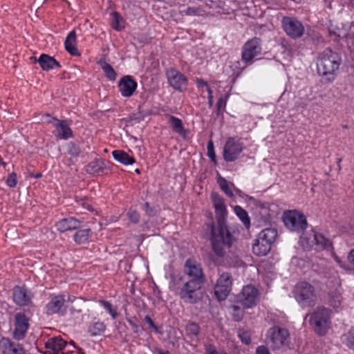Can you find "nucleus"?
Here are the masks:
<instances>
[{
  "instance_id": "nucleus-1",
  "label": "nucleus",
  "mask_w": 354,
  "mask_h": 354,
  "mask_svg": "<svg viewBox=\"0 0 354 354\" xmlns=\"http://www.w3.org/2000/svg\"><path fill=\"white\" fill-rule=\"evenodd\" d=\"M211 199L215 209L218 226L209 224L207 225V229L210 232L212 250L218 257H223L226 250L232 246L234 239L225 223L227 210L223 199L216 193L211 194Z\"/></svg>"
},
{
  "instance_id": "nucleus-2",
  "label": "nucleus",
  "mask_w": 354,
  "mask_h": 354,
  "mask_svg": "<svg viewBox=\"0 0 354 354\" xmlns=\"http://www.w3.org/2000/svg\"><path fill=\"white\" fill-rule=\"evenodd\" d=\"M340 63L341 58L337 53L330 50H325L319 55L317 62L318 73L320 75L328 76L329 80H333Z\"/></svg>"
},
{
  "instance_id": "nucleus-3",
  "label": "nucleus",
  "mask_w": 354,
  "mask_h": 354,
  "mask_svg": "<svg viewBox=\"0 0 354 354\" xmlns=\"http://www.w3.org/2000/svg\"><path fill=\"white\" fill-rule=\"evenodd\" d=\"M315 331L319 335H324L330 327V310L323 306L317 307L313 313L306 315Z\"/></svg>"
},
{
  "instance_id": "nucleus-4",
  "label": "nucleus",
  "mask_w": 354,
  "mask_h": 354,
  "mask_svg": "<svg viewBox=\"0 0 354 354\" xmlns=\"http://www.w3.org/2000/svg\"><path fill=\"white\" fill-rule=\"evenodd\" d=\"M277 236V231L274 228H266L263 230L255 239L252 246L253 252L258 256L266 255L271 249L272 244Z\"/></svg>"
},
{
  "instance_id": "nucleus-5",
  "label": "nucleus",
  "mask_w": 354,
  "mask_h": 354,
  "mask_svg": "<svg viewBox=\"0 0 354 354\" xmlns=\"http://www.w3.org/2000/svg\"><path fill=\"white\" fill-rule=\"evenodd\" d=\"M294 296L302 308L313 306L317 301V295L314 287L304 281L298 283L295 286Z\"/></svg>"
},
{
  "instance_id": "nucleus-6",
  "label": "nucleus",
  "mask_w": 354,
  "mask_h": 354,
  "mask_svg": "<svg viewBox=\"0 0 354 354\" xmlns=\"http://www.w3.org/2000/svg\"><path fill=\"white\" fill-rule=\"evenodd\" d=\"M267 339L272 350H279L288 346L290 334L286 328L274 326L268 330Z\"/></svg>"
},
{
  "instance_id": "nucleus-7",
  "label": "nucleus",
  "mask_w": 354,
  "mask_h": 354,
  "mask_svg": "<svg viewBox=\"0 0 354 354\" xmlns=\"http://www.w3.org/2000/svg\"><path fill=\"white\" fill-rule=\"evenodd\" d=\"M283 220L285 225L292 231H303L308 225L305 216L297 210L285 212Z\"/></svg>"
},
{
  "instance_id": "nucleus-8",
  "label": "nucleus",
  "mask_w": 354,
  "mask_h": 354,
  "mask_svg": "<svg viewBox=\"0 0 354 354\" xmlns=\"http://www.w3.org/2000/svg\"><path fill=\"white\" fill-rule=\"evenodd\" d=\"M300 243L305 250H310L314 246H316L317 249H323L330 245L328 239L313 230L303 234L300 237Z\"/></svg>"
},
{
  "instance_id": "nucleus-9",
  "label": "nucleus",
  "mask_w": 354,
  "mask_h": 354,
  "mask_svg": "<svg viewBox=\"0 0 354 354\" xmlns=\"http://www.w3.org/2000/svg\"><path fill=\"white\" fill-rule=\"evenodd\" d=\"M203 281L189 280L185 283L180 289V297L188 304H195L200 299L199 290L203 284Z\"/></svg>"
},
{
  "instance_id": "nucleus-10",
  "label": "nucleus",
  "mask_w": 354,
  "mask_h": 354,
  "mask_svg": "<svg viewBox=\"0 0 354 354\" xmlns=\"http://www.w3.org/2000/svg\"><path fill=\"white\" fill-rule=\"evenodd\" d=\"M261 41L254 37L248 40L242 47L241 59L246 64H250L253 59L261 54Z\"/></svg>"
},
{
  "instance_id": "nucleus-11",
  "label": "nucleus",
  "mask_w": 354,
  "mask_h": 354,
  "mask_svg": "<svg viewBox=\"0 0 354 354\" xmlns=\"http://www.w3.org/2000/svg\"><path fill=\"white\" fill-rule=\"evenodd\" d=\"M243 150V143L239 139L229 138L224 146L223 156L225 161L236 160Z\"/></svg>"
},
{
  "instance_id": "nucleus-12",
  "label": "nucleus",
  "mask_w": 354,
  "mask_h": 354,
  "mask_svg": "<svg viewBox=\"0 0 354 354\" xmlns=\"http://www.w3.org/2000/svg\"><path fill=\"white\" fill-rule=\"evenodd\" d=\"M281 24L286 33L292 39L300 38L304 34V26L295 18L284 17L281 20Z\"/></svg>"
},
{
  "instance_id": "nucleus-13",
  "label": "nucleus",
  "mask_w": 354,
  "mask_h": 354,
  "mask_svg": "<svg viewBox=\"0 0 354 354\" xmlns=\"http://www.w3.org/2000/svg\"><path fill=\"white\" fill-rule=\"evenodd\" d=\"M232 283L231 275L226 272L220 275L214 287V293L219 300H224L231 290Z\"/></svg>"
},
{
  "instance_id": "nucleus-14",
  "label": "nucleus",
  "mask_w": 354,
  "mask_h": 354,
  "mask_svg": "<svg viewBox=\"0 0 354 354\" xmlns=\"http://www.w3.org/2000/svg\"><path fill=\"white\" fill-rule=\"evenodd\" d=\"M166 75L169 84L175 90L183 91L187 84V77L178 71L170 68L167 70Z\"/></svg>"
},
{
  "instance_id": "nucleus-15",
  "label": "nucleus",
  "mask_w": 354,
  "mask_h": 354,
  "mask_svg": "<svg viewBox=\"0 0 354 354\" xmlns=\"http://www.w3.org/2000/svg\"><path fill=\"white\" fill-rule=\"evenodd\" d=\"M259 292L252 286L243 287L241 292L238 295V301L245 308H252L257 303Z\"/></svg>"
},
{
  "instance_id": "nucleus-16",
  "label": "nucleus",
  "mask_w": 354,
  "mask_h": 354,
  "mask_svg": "<svg viewBox=\"0 0 354 354\" xmlns=\"http://www.w3.org/2000/svg\"><path fill=\"white\" fill-rule=\"evenodd\" d=\"M185 272L191 278V280L204 281V274L201 264L193 259L185 261Z\"/></svg>"
},
{
  "instance_id": "nucleus-17",
  "label": "nucleus",
  "mask_w": 354,
  "mask_h": 354,
  "mask_svg": "<svg viewBox=\"0 0 354 354\" xmlns=\"http://www.w3.org/2000/svg\"><path fill=\"white\" fill-rule=\"evenodd\" d=\"M29 327V319L22 313H17L15 315L14 337L20 340L23 339Z\"/></svg>"
},
{
  "instance_id": "nucleus-18",
  "label": "nucleus",
  "mask_w": 354,
  "mask_h": 354,
  "mask_svg": "<svg viewBox=\"0 0 354 354\" xmlns=\"http://www.w3.org/2000/svg\"><path fill=\"white\" fill-rule=\"evenodd\" d=\"M55 130L54 135L59 139L66 140L73 137V131L66 120H59L52 118Z\"/></svg>"
},
{
  "instance_id": "nucleus-19",
  "label": "nucleus",
  "mask_w": 354,
  "mask_h": 354,
  "mask_svg": "<svg viewBox=\"0 0 354 354\" xmlns=\"http://www.w3.org/2000/svg\"><path fill=\"white\" fill-rule=\"evenodd\" d=\"M44 344L46 348L51 351L53 354H57L59 351H62V354H68V353L72 352L71 349H68L67 352H64L65 348L69 347V345L60 337L49 338Z\"/></svg>"
},
{
  "instance_id": "nucleus-20",
  "label": "nucleus",
  "mask_w": 354,
  "mask_h": 354,
  "mask_svg": "<svg viewBox=\"0 0 354 354\" xmlns=\"http://www.w3.org/2000/svg\"><path fill=\"white\" fill-rule=\"evenodd\" d=\"M0 351L3 354H25V351L19 344H14L7 338L0 339Z\"/></svg>"
},
{
  "instance_id": "nucleus-21",
  "label": "nucleus",
  "mask_w": 354,
  "mask_h": 354,
  "mask_svg": "<svg viewBox=\"0 0 354 354\" xmlns=\"http://www.w3.org/2000/svg\"><path fill=\"white\" fill-rule=\"evenodd\" d=\"M119 90L124 97H130L137 87V83L129 76L122 77L118 84Z\"/></svg>"
},
{
  "instance_id": "nucleus-22",
  "label": "nucleus",
  "mask_w": 354,
  "mask_h": 354,
  "mask_svg": "<svg viewBox=\"0 0 354 354\" xmlns=\"http://www.w3.org/2000/svg\"><path fill=\"white\" fill-rule=\"evenodd\" d=\"M30 292L23 287L16 286L13 290V299L19 306L28 305L31 301Z\"/></svg>"
},
{
  "instance_id": "nucleus-23",
  "label": "nucleus",
  "mask_w": 354,
  "mask_h": 354,
  "mask_svg": "<svg viewBox=\"0 0 354 354\" xmlns=\"http://www.w3.org/2000/svg\"><path fill=\"white\" fill-rule=\"evenodd\" d=\"M65 302V299L63 295L53 296L50 301L46 305V313L48 315H53L55 313H64L62 309Z\"/></svg>"
},
{
  "instance_id": "nucleus-24",
  "label": "nucleus",
  "mask_w": 354,
  "mask_h": 354,
  "mask_svg": "<svg viewBox=\"0 0 354 354\" xmlns=\"http://www.w3.org/2000/svg\"><path fill=\"white\" fill-rule=\"evenodd\" d=\"M56 227L59 231L64 232L68 230H73L80 228L81 227V222L73 217H69L58 221L56 223Z\"/></svg>"
},
{
  "instance_id": "nucleus-25",
  "label": "nucleus",
  "mask_w": 354,
  "mask_h": 354,
  "mask_svg": "<svg viewBox=\"0 0 354 354\" xmlns=\"http://www.w3.org/2000/svg\"><path fill=\"white\" fill-rule=\"evenodd\" d=\"M37 62L41 68L44 71H49L55 68V67H60V64L56 61V59L46 54L41 55Z\"/></svg>"
},
{
  "instance_id": "nucleus-26",
  "label": "nucleus",
  "mask_w": 354,
  "mask_h": 354,
  "mask_svg": "<svg viewBox=\"0 0 354 354\" xmlns=\"http://www.w3.org/2000/svg\"><path fill=\"white\" fill-rule=\"evenodd\" d=\"M66 50L72 55H79L78 50L76 46V33L75 30L69 32L65 40Z\"/></svg>"
},
{
  "instance_id": "nucleus-27",
  "label": "nucleus",
  "mask_w": 354,
  "mask_h": 354,
  "mask_svg": "<svg viewBox=\"0 0 354 354\" xmlns=\"http://www.w3.org/2000/svg\"><path fill=\"white\" fill-rule=\"evenodd\" d=\"M169 124L174 132L179 134L180 136L185 138L187 136V130L184 128L183 124L181 120L174 116L170 115L169 117Z\"/></svg>"
},
{
  "instance_id": "nucleus-28",
  "label": "nucleus",
  "mask_w": 354,
  "mask_h": 354,
  "mask_svg": "<svg viewBox=\"0 0 354 354\" xmlns=\"http://www.w3.org/2000/svg\"><path fill=\"white\" fill-rule=\"evenodd\" d=\"M112 154L115 160L124 165H131L135 162L134 158L123 151L115 150Z\"/></svg>"
},
{
  "instance_id": "nucleus-29",
  "label": "nucleus",
  "mask_w": 354,
  "mask_h": 354,
  "mask_svg": "<svg viewBox=\"0 0 354 354\" xmlns=\"http://www.w3.org/2000/svg\"><path fill=\"white\" fill-rule=\"evenodd\" d=\"M111 25L115 30L120 31L124 28V20L118 12H113L111 15Z\"/></svg>"
},
{
  "instance_id": "nucleus-30",
  "label": "nucleus",
  "mask_w": 354,
  "mask_h": 354,
  "mask_svg": "<svg viewBox=\"0 0 354 354\" xmlns=\"http://www.w3.org/2000/svg\"><path fill=\"white\" fill-rule=\"evenodd\" d=\"M90 236V230H81L74 234V241L78 244L85 243L88 241Z\"/></svg>"
},
{
  "instance_id": "nucleus-31",
  "label": "nucleus",
  "mask_w": 354,
  "mask_h": 354,
  "mask_svg": "<svg viewBox=\"0 0 354 354\" xmlns=\"http://www.w3.org/2000/svg\"><path fill=\"white\" fill-rule=\"evenodd\" d=\"M234 212L240 220L243 222L244 225L248 228L250 225V220L248 215V213L240 206H235Z\"/></svg>"
},
{
  "instance_id": "nucleus-32",
  "label": "nucleus",
  "mask_w": 354,
  "mask_h": 354,
  "mask_svg": "<svg viewBox=\"0 0 354 354\" xmlns=\"http://www.w3.org/2000/svg\"><path fill=\"white\" fill-rule=\"evenodd\" d=\"M99 65L104 72L106 76L110 80H115L116 77V73L115 71L113 70V67L108 64L107 62L104 61H100L98 62Z\"/></svg>"
},
{
  "instance_id": "nucleus-33",
  "label": "nucleus",
  "mask_w": 354,
  "mask_h": 354,
  "mask_svg": "<svg viewBox=\"0 0 354 354\" xmlns=\"http://www.w3.org/2000/svg\"><path fill=\"white\" fill-rule=\"evenodd\" d=\"M102 163L103 162L102 160H95L91 161L86 166V171L92 174L98 173L102 169Z\"/></svg>"
},
{
  "instance_id": "nucleus-34",
  "label": "nucleus",
  "mask_w": 354,
  "mask_h": 354,
  "mask_svg": "<svg viewBox=\"0 0 354 354\" xmlns=\"http://www.w3.org/2000/svg\"><path fill=\"white\" fill-rule=\"evenodd\" d=\"M329 297L330 305L336 310L339 309L342 303L341 294L339 292H332Z\"/></svg>"
},
{
  "instance_id": "nucleus-35",
  "label": "nucleus",
  "mask_w": 354,
  "mask_h": 354,
  "mask_svg": "<svg viewBox=\"0 0 354 354\" xmlns=\"http://www.w3.org/2000/svg\"><path fill=\"white\" fill-rule=\"evenodd\" d=\"M99 303L110 314L113 319L118 317V314L115 308L113 307V305L110 302L105 300H100Z\"/></svg>"
},
{
  "instance_id": "nucleus-36",
  "label": "nucleus",
  "mask_w": 354,
  "mask_h": 354,
  "mask_svg": "<svg viewBox=\"0 0 354 354\" xmlns=\"http://www.w3.org/2000/svg\"><path fill=\"white\" fill-rule=\"evenodd\" d=\"M105 330V325L103 322H97L93 324L90 328L92 335L96 336L100 335Z\"/></svg>"
},
{
  "instance_id": "nucleus-37",
  "label": "nucleus",
  "mask_w": 354,
  "mask_h": 354,
  "mask_svg": "<svg viewBox=\"0 0 354 354\" xmlns=\"http://www.w3.org/2000/svg\"><path fill=\"white\" fill-rule=\"evenodd\" d=\"M186 332L190 337H196L199 332V327L195 323H189L186 326Z\"/></svg>"
},
{
  "instance_id": "nucleus-38",
  "label": "nucleus",
  "mask_w": 354,
  "mask_h": 354,
  "mask_svg": "<svg viewBox=\"0 0 354 354\" xmlns=\"http://www.w3.org/2000/svg\"><path fill=\"white\" fill-rule=\"evenodd\" d=\"M218 183L220 185L221 189L230 197L233 196V192L227 185V182L225 178H219Z\"/></svg>"
},
{
  "instance_id": "nucleus-39",
  "label": "nucleus",
  "mask_w": 354,
  "mask_h": 354,
  "mask_svg": "<svg viewBox=\"0 0 354 354\" xmlns=\"http://www.w3.org/2000/svg\"><path fill=\"white\" fill-rule=\"evenodd\" d=\"M342 339L343 342H344L348 347L354 349V330H351L345 334Z\"/></svg>"
},
{
  "instance_id": "nucleus-40",
  "label": "nucleus",
  "mask_w": 354,
  "mask_h": 354,
  "mask_svg": "<svg viewBox=\"0 0 354 354\" xmlns=\"http://www.w3.org/2000/svg\"><path fill=\"white\" fill-rule=\"evenodd\" d=\"M238 336L243 344L246 345L250 344L251 339L250 333L249 331L240 329L238 333Z\"/></svg>"
},
{
  "instance_id": "nucleus-41",
  "label": "nucleus",
  "mask_w": 354,
  "mask_h": 354,
  "mask_svg": "<svg viewBox=\"0 0 354 354\" xmlns=\"http://www.w3.org/2000/svg\"><path fill=\"white\" fill-rule=\"evenodd\" d=\"M185 15L192 16V15H203L204 11L201 10L199 7H188L185 10L183 11Z\"/></svg>"
},
{
  "instance_id": "nucleus-42",
  "label": "nucleus",
  "mask_w": 354,
  "mask_h": 354,
  "mask_svg": "<svg viewBox=\"0 0 354 354\" xmlns=\"http://www.w3.org/2000/svg\"><path fill=\"white\" fill-rule=\"evenodd\" d=\"M231 309L233 310L232 315L235 321L239 322L242 319L243 316V312L237 306H232Z\"/></svg>"
},
{
  "instance_id": "nucleus-43",
  "label": "nucleus",
  "mask_w": 354,
  "mask_h": 354,
  "mask_svg": "<svg viewBox=\"0 0 354 354\" xmlns=\"http://www.w3.org/2000/svg\"><path fill=\"white\" fill-rule=\"evenodd\" d=\"M67 151L73 156H77L80 153V147L74 143H69L67 146Z\"/></svg>"
},
{
  "instance_id": "nucleus-44",
  "label": "nucleus",
  "mask_w": 354,
  "mask_h": 354,
  "mask_svg": "<svg viewBox=\"0 0 354 354\" xmlns=\"http://www.w3.org/2000/svg\"><path fill=\"white\" fill-rule=\"evenodd\" d=\"M128 218L133 223H138L140 221L139 214L133 209H130L127 213Z\"/></svg>"
},
{
  "instance_id": "nucleus-45",
  "label": "nucleus",
  "mask_w": 354,
  "mask_h": 354,
  "mask_svg": "<svg viewBox=\"0 0 354 354\" xmlns=\"http://www.w3.org/2000/svg\"><path fill=\"white\" fill-rule=\"evenodd\" d=\"M207 153H208V156L209 157V158L212 161L215 162L216 155H215L214 150V145L212 141H209L207 143Z\"/></svg>"
},
{
  "instance_id": "nucleus-46",
  "label": "nucleus",
  "mask_w": 354,
  "mask_h": 354,
  "mask_svg": "<svg viewBox=\"0 0 354 354\" xmlns=\"http://www.w3.org/2000/svg\"><path fill=\"white\" fill-rule=\"evenodd\" d=\"M346 41L348 48L354 53V34H349L346 37Z\"/></svg>"
},
{
  "instance_id": "nucleus-47",
  "label": "nucleus",
  "mask_w": 354,
  "mask_h": 354,
  "mask_svg": "<svg viewBox=\"0 0 354 354\" xmlns=\"http://www.w3.org/2000/svg\"><path fill=\"white\" fill-rule=\"evenodd\" d=\"M6 183L10 187H14L16 186L17 178L16 174L15 173H12L9 175V176L7 178Z\"/></svg>"
},
{
  "instance_id": "nucleus-48",
  "label": "nucleus",
  "mask_w": 354,
  "mask_h": 354,
  "mask_svg": "<svg viewBox=\"0 0 354 354\" xmlns=\"http://www.w3.org/2000/svg\"><path fill=\"white\" fill-rule=\"evenodd\" d=\"M145 321L149 325V328L154 330L156 332H158V328L154 324L153 320L149 316H145Z\"/></svg>"
},
{
  "instance_id": "nucleus-49",
  "label": "nucleus",
  "mask_w": 354,
  "mask_h": 354,
  "mask_svg": "<svg viewBox=\"0 0 354 354\" xmlns=\"http://www.w3.org/2000/svg\"><path fill=\"white\" fill-rule=\"evenodd\" d=\"M257 354H270L268 348L265 346H259L257 347L256 351Z\"/></svg>"
},
{
  "instance_id": "nucleus-50",
  "label": "nucleus",
  "mask_w": 354,
  "mask_h": 354,
  "mask_svg": "<svg viewBox=\"0 0 354 354\" xmlns=\"http://www.w3.org/2000/svg\"><path fill=\"white\" fill-rule=\"evenodd\" d=\"M144 210L150 216L154 214L153 209L149 207V204L148 203H145L143 207Z\"/></svg>"
},
{
  "instance_id": "nucleus-51",
  "label": "nucleus",
  "mask_w": 354,
  "mask_h": 354,
  "mask_svg": "<svg viewBox=\"0 0 354 354\" xmlns=\"http://www.w3.org/2000/svg\"><path fill=\"white\" fill-rule=\"evenodd\" d=\"M206 354H226L224 352H218L212 346H209L207 349V353Z\"/></svg>"
},
{
  "instance_id": "nucleus-52",
  "label": "nucleus",
  "mask_w": 354,
  "mask_h": 354,
  "mask_svg": "<svg viewBox=\"0 0 354 354\" xmlns=\"http://www.w3.org/2000/svg\"><path fill=\"white\" fill-rule=\"evenodd\" d=\"M196 83H197V85L198 87L205 86L207 89V87H209L207 84L201 79H197Z\"/></svg>"
},
{
  "instance_id": "nucleus-53",
  "label": "nucleus",
  "mask_w": 354,
  "mask_h": 354,
  "mask_svg": "<svg viewBox=\"0 0 354 354\" xmlns=\"http://www.w3.org/2000/svg\"><path fill=\"white\" fill-rule=\"evenodd\" d=\"M207 92H208V94H209V96H208V101H209V104L210 105H212L213 104V95H212V91L211 90V88L209 87H207Z\"/></svg>"
},
{
  "instance_id": "nucleus-54",
  "label": "nucleus",
  "mask_w": 354,
  "mask_h": 354,
  "mask_svg": "<svg viewBox=\"0 0 354 354\" xmlns=\"http://www.w3.org/2000/svg\"><path fill=\"white\" fill-rule=\"evenodd\" d=\"M225 100L221 97L217 103L218 109H220L225 106Z\"/></svg>"
},
{
  "instance_id": "nucleus-55",
  "label": "nucleus",
  "mask_w": 354,
  "mask_h": 354,
  "mask_svg": "<svg viewBox=\"0 0 354 354\" xmlns=\"http://www.w3.org/2000/svg\"><path fill=\"white\" fill-rule=\"evenodd\" d=\"M69 346H72L74 348H76L78 354H84L83 350L81 348L76 346L73 342H71Z\"/></svg>"
},
{
  "instance_id": "nucleus-56",
  "label": "nucleus",
  "mask_w": 354,
  "mask_h": 354,
  "mask_svg": "<svg viewBox=\"0 0 354 354\" xmlns=\"http://www.w3.org/2000/svg\"><path fill=\"white\" fill-rule=\"evenodd\" d=\"M348 259L354 264V249L352 250L348 255Z\"/></svg>"
},
{
  "instance_id": "nucleus-57",
  "label": "nucleus",
  "mask_w": 354,
  "mask_h": 354,
  "mask_svg": "<svg viewBox=\"0 0 354 354\" xmlns=\"http://www.w3.org/2000/svg\"><path fill=\"white\" fill-rule=\"evenodd\" d=\"M335 260L337 262V263L341 266L342 268H344V265L343 264L342 261L340 260V259L337 257H335Z\"/></svg>"
},
{
  "instance_id": "nucleus-58",
  "label": "nucleus",
  "mask_w": 354,
  "mask_h": 354,
  "mask_svg": "<svg viewBox=\"0 0 354 354\" xmlns=\"http://www.w3.org/2000/svg\"><path fill=\"white\" fill-rule=\"evenodd\" d=\"M131 324L134 328L135 332H138V329H139V326L138 325H136V324H133L131 322Z\"/></svg>"
},
{
  "instance_id": "nucleus-59",
  "label": "nucleus",
  "mask_w": 354,
  "mask_h": 354,
  "mask_svg": "<svg viewBox=\"0 0 354 354\" xmlns=\"http://www.w3.org/2000/svg\"><path fill=\"white\" fill-rule=\"evenodd\" d=\"M75 297H73V298H72L71 297H68V301H71V302L74 301V300H75Z\"/></svg>"
},
{
  "instance_id": "nucleus-60",
  "label": "nucleus",
  "mask_w": 354,
  "mask_h": 354,
  "mask_svg": "<svg viewBox=\"0 0 354 354\" xmlns=\"http://www.w3.org/2000/svg\"><path fill=\"white\" fill-rule=\"evenodd\" d=\"M330 34L331 35H333V33H332V32H331V31H330ZM333 35H334V37H335L334 39H337V35H336L335 33H333Z\"/></svg>"
},
{
  "instance_id": "nucleus-61",
  "label": "nucleus",
  "mask_w": 354,
  "mask_h": 354,
  "mask_svg": "<svg viewBox=\"0 0 354 354\" xmlns=\"http://www.w3.org/2000/svg\"><path fill=\"white\" fill-rule=\"evenodd\" d=\"M160 354H169V353L168 352L161 351V352H160Z\"/></svg>"
},
{
  "instance_id": "nucleus-62",
  "label": "nucleus",
  "mask_w": 354,
  "mask_h": 354,
  "mask_svg": "<svg viewBox=\"0 0 354 354\" xmlns=\"http://www.w3.org/2000/svg\"><path fill=\"white\" fill-rule=\"evenodd\" d=\"M136 171L137 173H139V172H140L139 169H138L136 170Z\"/></svg>"
},
{
  "instance_id": "nucleus-63",
  "label": "nucleus",
  "mask_w": 354,
  "mask_h": 354,
  "mask_svg": "<svg viewBox=\"0 0 354 354\" xmlns=\"http://www.w3.org/2000/svg\"><path fill=\"white\" fill-rule=\"evenodd\" d=\"M351 2L354 5V0H351Z\"/></svg>"
}]
</instances>
